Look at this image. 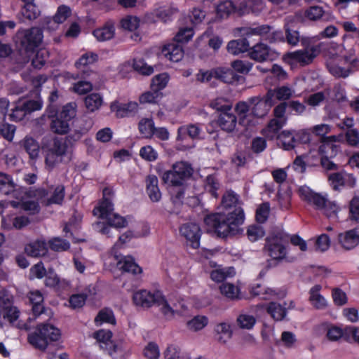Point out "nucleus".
Wrapping results in <instances>:
<instances>
[{
    "label": "nucleus",
    "mask_w": 359,
    "mask_h": 359,
    "mask_svg": "<svg viewBox=\"0 0 359 359\" xmlns=\"http://www.w3.org/2000/svg\"><path fill=\"white\" fill-rule=\"evenodd\" d=\"M288 242L289 234L283 231H278L266 237L264 248L273 259H283L287 254L285 245Z\"/></svg>",
    "instance_id": "20e7f679"
},
{
    "label": "nucleus",
    "mask_w": 359,
    "mask_h": 359,
    "mask_svg": "<svg viewBox=\"0 0 359 359\" xmlns=\"http://www.w3.org/2000/svg\"><path fill=\"white\" fill-rule=\"evenodd\" d=\"M102 102V97L97 93L87 95L84 100L86 107L91 112L97 110L101 107Z\"/></svg>",
    "instance_id": "c03bdc74"
},
{
    "label": "nucleus",
    "mask_w": 359,
    "mask_h": 359,
    "mask_svg": "<svg viewBox=\"0 0 359 359\" xmlns=\"http://www.w3.org/2000/svg\"><path fill=\"white\" fill-rule=\"evenodd\" d=\"M250 293L252 297L261 296L262 299H266L271 296L276 294L275 290L270 287H264L262 284L256 283L250 286Z\"/></svg>",
    "instance_id": "79ce46f5"
},
{
    "label": "nucleus",
    "mask_w": 359,
    "mask_h": 359,
    "mask_svg": "<svg viewBox=\"0 0 359 359\" xmlns=\"http://www.w3.org/2000/svg\"><path fill=\"white\" fill-rule=\"evenodd\" d=\"M120 25L123 29L133 32L138 28L140 20L137 17L128 15L121 19Z\"/></svg>",
    "instance_id": "e2e57ef3"
},
{
    "label": "nucleus",
    "mask_w": 359,
    "mask_h": 359,
    "mask_svg": "<svg viewBox=\"0 0 359 359\" xmlns=\"http://www.w3.org/2000/svg\"><path fill=\"white\" fill-rule=\"evenodd\" d=\"M208 324V318L205 316L198 315L192 319L187 321V328L194 332H198L203 330Z\"/></svg>",
    "instance_id": "49530a36"
},
{
    "label": "nucleus",
    "mask_w": 359,
    "mask_h": 359,
    "mask_svg": "<svg viewBox=\"0 0 359 359\" xmlns=\"http://www.w3.org/2000/svg\"><path fill=\"white\" fill-rule=\"evenodd\" d=\"M329 72L336 78H346L352 72L351 68H344L337 64L327 65Z\"/></svg>",
    "instance_id": "bf43d9fd"
},
{
    "label": "nucleus",
    "mask_w": 359,
    "mask_h": 359,
    "mask_svg": "<svg viewBox=\"0 0 359 359\" xmlns=\"http://www.w3.org/2000/svg\"><path fill=\"white\" fill-rule=\"evenodd\" d=\"M286 302H284V306L276 302H271L265 305V309L268 314L276 321L283 320L287 316V311Z\"/></svg>",
    "instance_id": "cd10ccee"
},
{
    "label": "nucleus",
    "mask_w": 359,
    "mask_h": 359,
    "mask_svg": "<svg viewBox=\"0 0 359 359\" xmlns=\"http://www.w3.org/2000/svg\"><path fill=\"white\" fill-rule=\"evenodd\" d=\"M68 144L67 140L56 137L53 140L52 147L48 149L60 157L66 154Z\"/></svg>",
    "instance_id": "6e6d98bb"
},
{
    "label": "nucleus",
    "mask_w": 359,
    "mask_h": 359,
    "mask_svg": "<svg viewBox=\"0 0 359 359\" xmlns=\"http://www.w3.org/2000/svg\"><path fill=\"white\" fill-rule=\"evenodd\" d=\"M146 192L149 199L156 203L161 199V193L158 187V180L156 175H149L146 179Z\"/></svg>",
    "instance_id": "393cba45"
},
{
    "label": "nucleus",
    "mask_w": 359,
    "mask_h": 359,
    "mask_svg": "<svg viewBox=\"0 0 359 359\" xmlns=\"http://www.w3.org/2000/svg\"><path fill=\"white\" fill-rule=\"evenodd\" d=\"M263 72H269L278 81H283L287 79V72L279 65L273 64L269 70H262Z\"/></svg>",
    "instance_id": "338daca9"
},
{
    "label": "nucleus",
    "mask_w": 359,
    "mask_h": 359,
    "mask_svg": "<svg viewBox=\"0 0 359 359\" xmlns=\"http://www.w3.org/2000/svg\"><path fill=\"white\" fill-rule=\"evenodd\" d=\"M72 15V10L67 5H60L57 7L55 14L53 17V20L57 24L65 22Z\"/></svg>",
    "instance_id": "603ef678"
},
{
    "label": "nucleus",
    "mask_w": 359,
    "mask_h": 359,
    "mask_svg": "<svg viewBox=\"0 0 359 359\" xmlns=\"http://www.w3.org/2000/svg\"><path fill=\"white\" fill-rule=\"evenodd\" d=\"M250 11L249 6L245 0L238 3L231 0H226V16L231 14H236L238 16H242Z\"/></svg>",
    "instance_id": "c756f323"
},
{
    "label": "nucleus",
    "mask_w": 359,
    "mask_h": 359,
    "mask_svg": "<svg viewBox=\"0 0 359 359\" xmlns=\"http://www.w3.org/2000/svg\"><path fill=\"white\" fill-rule=\"evenodd\" d=\"M162 97V93H158L156 90H151L142 93L139 97V101L141 104H155L157 103Z\"/></svg>",
    "instance_id": "13d9d810"
},
{
    "label": "nucleus",
    "mask_w": 359,
    "mask_h": 359,
    "mask_svg": "<svg viewBox=\"0 0 359 359\" xmlns=\"http://www.w3.org/2000/svg\"><path fill=\"white\" fill-rule=\"evenodd\" d=\"M114 191L111 187H104L102 190V198L95 206L93 214L99 218L106 219L112 215L114 211V203L112 201Z\"/></svg>",
    "instance_id": "1a4fd4ad"
},
{
    "label": "nucleus",
    "mask_w": 359,
    "mask_h": 359,
    "mask_svg": "<svg viewBox=\"0 0 359 359\" xmlns=\"http://www.w3.org/2000/svg\"><path fill=\"white\" fill-rule=\"evenodd\" d=\"M266 101V95L263 98L255 96L248 99V102L254 105L252 109V113L254 116L262 118L268 114L273 105H271Z\"/></svg>",
    "instance_id": "4be33fe9"
},
{
    "label": "nucleus",
    "mask_w": 359,
    "mask_h": 359,
    "mask_svg": "<svg viewBox=\"0 0 359 359\" xmlns=\"http://www.w3.org/2000/svg\"><path fill=\"white\" fill-rule=\"evenodd\" d=\"M338 240L344 249L354 248L359 243V228H354L346 231L344 233H339Z\"/></svg>",
    "instance_id": "b1692460"
},
{
    "label": "nucleus",
    "mask_w": 359,
    "mask_h": 359,
    "mask_svg": "<svg viewBox=\"0 0 359 359\" xmlns=\"http://www.w3.org/2000/svg\"><path fill=\"white\" fill-rule=\"evenodd\" d=\"M133 67L134 70L144 76H149L154 72L153 67L148 65L142 59L134 60Z\"/></svg>",
    "instance_id": "052dcab7"
},
{
    "label": "nucleus",
    "mask_w": 359,
    "mask_h": 359,
    "mask_svg": "<svg viewBox=\"0 0 359 359\" xmlns=\"http://www.w3.org/2000/svg\"><path fill=\"white\" fill-rule=\"evenodd\" d=\"M161 290H156L153 292L147 290H140L133 295V302L136 306L143 308H150L156 304Z\"/></svg>",
    "instance_id": "dca6fc26"
},
{
    "label": "nucleus",
    "mask_w": 359,
    "mask_h": 359,
    "mask_svg": "<svg viewBox=\"0 0 359 359\" xmlns=\"http://www.w3.org/2000/svg\"><path fill=\"white\" fill-rule=\"evenodd\" d=\"M13 296L6 290L0 291V316L9 323L15 322L20 315V311L13 305Z\"/></svg>",
    "instance_id": "6e6552de"
},
{
    "label": "nucleus",
    "mask_w": 359,
    "mask_h": 359,
    "mask_svg": "<svg viewBox=\"0 0 359 359\" xmlns=\"http://www.w3.org/2000/svg\"><path fill=\"white\" fill-rule=\"evenodd\" d=\"M340 210V207L335 202L327 200L325 208L322 210L329 219L337 222L338 221L337 214Z\"/></svg>",
    "instance_id": "5fc2aeb1"
},
{
    "label": "nucleus",
    "mask_w": 359,
    "mask_h": 359,
    "mask_svg": "<svg viewBox=\"0 0 359 359\" xmlns=\"http://www.w3.org/2000/svg\"><path fill=\"white\" fill-rule=\"evenodd\" d=\"M110 109L118 118L133 116L138 111V104L133 101L123 103L115 100L111 103Z\"/></svg>",
    "instance_id": "6ab92c4d"
},
{
    "label": "nucleus",
    "mask_w": 359,
    "mask_h": 359,
    "mask_svg": "<svg viewBox=\"0 0 359 359\" xmlns=\"http://www.w3.org/2000/svg\"><path fill=\"white\" fill-rule=\"evenodd\" d=\"M49 57V53L46 48L36 50L34 56L30 59L32 66L35 69H41Z\"/></svg>",
    "instance_id": "37998d69"
},
{
    "label": "nucleus",
    "mask_w": 359,
    "mask_h": 359,
    "mask_svg": "<svg viewBox=\"0 0 359 359\" xmlns=\"http://www.w3.org/2000/svg\"><path fill=\"white\" fill-rule=\"evenodd\" d=\"M117 266L123 272L137 274L142 273V268L135 262L134 258L131 256H125L118 261Z\"/></svg>",
    "instance_id": "473e14b6"
},
{
    "label": "nucleus",
    "mask_w": 359,
    "mask_h": 359,
    "mask_svg": "<svg viewBox=\"0 0 359 359\" xmlns=\"http://www.w3.org/2000/svg\"><path fill=\"white\" fill-rule=\"evenodd\" d=\"M94 323L97 327L101 326L103 323L116 325V320L113 311L107 307L100 310L94 319Z\"/></svg>",
    "instance_id": "f704fd0d"
},
{
    "label": "nucleus",
    "mask_w": 359,
    "mask_h": 359,
    "mask_svg": "<svg viewBox=\"0 0 359 359\" xmlns=\"http://www.w3.org/2000/svg\"><path fill=\"white\" fill-rule=\"evenodd\" d=\"M194 35V30L192 27H184L180 28L174 37V41L183 43L190 41Z\"/></svg>",
    "instance_id": "8fccbe9b"
},
{
    "label": "nucleus",
    "mask_w": 359,
    "mask_h": 359,
    "mask_svg": "<svg viewBox=\"0 0 359 359\" xmlns=\"http://www.w3.org/2000/svg\"><path fill=\"white\" fill-rule=\"evenodd\" d=\"M60 337L61 332L57 327L49 323H41L29 334L27 341L35 348L45 351L50 343L59 341Z\"/></svg>",
    "instance_id": "f03ea898"
},
{
    "label": "nucleus",
    "mask_w": 359,
    "mask_h": 359,
    "mask_svg": "<svg viewBox=\"0 0 359 359\" xmlns=\"http://www.w3.org/2000/svg\"><path fill=\"white\" fill-rule=\"evenodd\" d=\"M169 75L167 73H162L156 75L152 79L150 86V88L152 90H156L158 93H161V90L164 89L168 81Z\"/></svg>",
    "instance_id": "de8ad7c7"
},
{
    "label": "nucleus",
    "mask_w": 359,
    "mask_h": 359,
    "mask_svg": "<svg viewBox=\"0 0 359 359\" xmlns=\"http://www.w3.org/2000/svg\"><path fill=\"white\" fill-rule=\"evenodd\" d=\"M276 140L278 145L285 151H290L297 146L294 131L283 130L277 135Z\"/></svg>",
    "instance_id": "7c9ffc66"
},
{
    "label": "nucleus",
    "mask_w": 359,
    "mask_h": 359,
    "mask_svg": "<svg viewBox=\"0 0 359 359\" xmlns=\"http://www.w3.org/2000/svg\"><path fill=\"white\" fill-rule=\"evenodd\" d=\"M11 204L15 208H20L25 211H29L32 215L36 214L40 211L39 203L34 201H11Z\"/></svg>",
    "instance_id": "a18cd8bd"
},
{
    "label": "nucleus",
    "mask_w": 359,
    "mask_h": 359,
    "mask_svg": "<svg viewBox=\"0 0 359 359\" xmlns=\"http://www.w3.org/2000/svg\"><path fill=\"white\" fill-rule=\"evenodd\" d=\"M210 107L215 110V114L217 118L210 121L208 128V133L217 132L218 128L224 130V97H219L212 100Z\"/></svg>",
    "instance_id": "9b49d317"
},
{
    "label": "nucleus",
    "mask_w": 359,
    "mask_h": 359,
    "mask_svg": "<svg viewBox=\"0 0 359 359\" xmlns=\"http://www.w3.org/2000/svg\"><path fill=\"white\" fill-rule=\"evenodd\" d=\"M317 48L312 46L310 50H299L289 53L286 55V60L290 64H299L304 67L311 64L316 57Z\"/></svg>",
    "instance_id": "2eb2a0df"
},
{
    "label": "nucleus",
    "mask_w": 359,
    "mask_h": 359,
    "mask_svg": "<svg viewBox=\"0 0 359 359\" xmlns=\"http://www.w3.org/2000/svg\"><path fill=\"white\" fill-rule=\"evenodd\" d=\"M95 76L96 73L92 70H81L72 74V79L79 80L73 84L71 90L79 95L88 93L93 90V81Z\"/></svg>",
    "instance_id": "9d476101"
},
{
    "label": "nucleus",
    "mask_w": 359,
    "mask_h": 359,
    "mask_svg": "<svg viewBox=\"0 0 359 359\" xmlns=\"http://www.w3.org/2000/svg\"><path fill=\"white\" fill-rule=\"evenodd\" d=\"M76 110L72 103L63 106L62 111L51 120L50 128L56 134H67L69 130L70 121L76 116Z\"/></svg>",
    "instance_id": "39448f33"
},
{
    "label": "nucleus",
    "mask_w": 359,
    "mask_h": 359,
    "mask_svg": "<svg viewBox=\"0 0 359 359\" xmlns=\"http://www.w3.org/2000/svg\"><path fill=\"white\" fill-rule=\"evenodd\" d=\"M231 67L232 69H226V83H238L241 80H243V77L238 75L236 72L247 74L251 70L252 65L249 62H244L242 60H237L231 62Z\"/></svg>",
    "instance_id": "a211bd4d"
},
{
    "label": "nucleus",
    "mask_w": 359,
    "mask_h": 359,
    "mask_svg": "<svg viewBox=\"0 0 359 359\" xmlns=\"http://www.w3.org/2000/svg\"><path fill=\"white\" fill-rule=\"evenodd\" d=\"M349 217L352 220H359V196H355L349 202Z\"/></svg>",
    "instance_id": "774afa93"
},
{
    "label": "nucleus",
    "mask_w": 359,
    "mask_h": 359,
    "mask_svg": "<svg viewBox=\"0 0 359 359\" xmlns=\"http://www.w3.org/2000/svg\"><path fill=\"white\" fill-rule=\"evenodd\" d=\"M270 204L269 202H264L260 204L255 212V219L258 224L265 223L269 216Z\"/></svg>",
    "instance_id": "864d4df0"
},
{
    "label": "nucleus",
    "mask_w": 359,
    "mask_h": 359,
    "mask_svg": "<svg viewBox=\"0 0 359 359\" xmlns=\"http://www.w3.org/2000/svg\"><path fill=\"white\" fill-rule=\"evenodd\" d=\"M245 219L243 209L238 206L226 215V238L241 236L243 233V224Z\"/></svg>",
    "instance_id": "0eeeda50"
},
{
    "label": "nucleus",
    "mask_w": 359,
    "mask_h": 359,
    "mask_svg": "<svg viewBox=\"0 0 359 359\" xmlns=\"http://www.w3.org/2000/svg\"><path fill=\"white\" fill-rule=\"evenodd\" d=\"M266 95V102L274 106L276 100L285 102L292 96V92L288 86H283L274 89H269Z\"/></svg>",
    "instance_id": "412c9836"
},
{
    "label": "nucleus",
    "mask_w": 359,
    "mask_h": 359,
    "mask_svg": "<svg viewBox=\"0 0 359 359\" xmlns=\"http://www.w3.org/2000/svg\"><path fill=\"white\" fill-rule=\"evenodd\" d=\"M22 146L29 154L31 159H36L39 154V144L36 140L32 137H25L22 142Z\"/></svg>",
    "instance_id": "58836bf2"
},
{
    "label": "nucleus",
    "mask_w": 359,
    "mask_h": 359,
    "mask_svg": "<svg viewBox=\"0 0 359 359\" xmlns=\"http://www.w3.org/2000/svg\"><path fill=\"white\" fill-rule=\"evenodd\" d=\"M207 232L217 236L224 238V231H221L224 225V214L214 212L208 214L203 219Z\"/></svg>",
    "instance_id": "ddd939ff"
},
{
    "label": "nucleus",
    "mask_w": 359,
    "mask_h": 359,
    "mask_svg": "<svg viewBox=\"0 0 359 359\" xmlns=\"http://www.w3.org/2000/svg\"><path fill=\"white\" fill-rule=\"evenodd\" d=\"M248 55L250 59L262 62L272 60L273 52L268 45L259 42L250 48Z\"/></svg>",
    "instance_id": "aec40b11"
},
{
    "label": "nucleus",
    "mask_w": 359,
    "mask_h": 359,
    "mask_svg": "<svg viewBox=\"0 0 359 359\" xmlns=\"http://www.w3.org/2000/svg\"><path fill=\"white\" fill-rule=\"evenodd\" d=\"M299 194L300 198L314 206L316 210H321L325 208L326 202L328 200L319 193L313 191L309 187L303 186L299 189Z\"/></svg>",
    "instance_id": "f3484780"
},
{
    "label": "nucleus",
    "mask_w": 359,
    "mask_h": 359,
    "mask_svg": "<svg viewBox=\"0 0 359 359\" xmlns=\"http://www.w3.org/2000/svg\"><path fill=\"white\" fill-rule=\"evenodd\" d=\"M331 131V126L328 124H320L315 126L312 129V137L313 135L319 137L321 144L319 147V152L329 154V150H331L330 155L336 156L338 151V146L334 144L335 136H326Z\"/></svg>",
    "instance_id": "423d86ee"
},
{
    "label": "nucleus",
    "mask_w": 359,
    "mask_h": 359,
    "mask_svg": "<svg viewBox=\"0 0 359 359\" xmlns=\"http://www.w3.org/2000/svg\"><path fill=\"white\" fill-rule=\"evenodd\" d=\"M228 52L233 55H238L250 50V44L246 38L229 41L226 47Z\"/></svg>",
    "instance_id": "c9c22d12"
},
{
    "label": "nucleus",
    "mask_w": 359,
    "mask_h": 359,
    "mask_svg": "<svg viewBox=\"0 0 359 359\" xmlns=\"http://www.w3.org/2000/svg\"><path fill=\"white\" fill-rule=\"evenodd\" d=\"M180 43H172L165 45L162 49L163 55L170 61L179 62L184 56V50Z\"/></svg>",
    "instance_id": "a878e982"
},
{
    "label": "nucleus",
    "mask_w": 359,
    "mask_h": 359,
    "mask_svg": "<svg viewBox=\"0 0 359 359\" xmlns=\"http://www.w3.org/2000/svg\"><path fill=\"white\" fill-rule=\"evenodd\" d=\"M321 290L322 285L316 284L309 291V301L313 307L317 310H324L328 306L327 299L320 294Z\"/></svg>",
    "instance_id": "5701e85b"
},
{
    "label": "nucleus",
    "mask_w": 359,
    "mask_h": 359,
    "mask_svg": "<svg viewBox=\"0 0 359 359\" xmlns=\"http://www.w3.org/2000/svg\"><path fill=\"white\" fill-rule=\"evenodd\" d=\"M305 17L313 21L318 20L328 21L331 18V14L325 12L320 6H313L305 11Z\"/></svg>",
    "instance_id": "72a5a7b5"
},
{
    "label": "nucleus",
    "mask_w": 359,
    "mask_h": 359,
    "mask_svg": "<svg viewBox=\"0 0 359 359\" xmlns=\"http://www.w3.org/2000/svg\"><path fill=\"white\" fill-rule=\"evenodd\" d=\"M155 123L151 118H142L138 123V130L145 138L151 139L154 137Z\"/></svg>",
    "instance_id": "ea45409f"
},
{
    "label": "nucleus",
    "mask_w": 359,
    "mask_h": 359,
    "mask_svg": "<svg viewBox=\"0 0 359 359\" xmlns=\"http://www.w3.org/2000/svg\"><path fill=\"white\" fill-rule=\"evenodd\" d=\"M98 60V55L96 53L90 52L83 54L79 60L75 62V67L80 69L81 67L83 70H90L88 67V65L93 64Z\"/></svg>",
    "instance_id": "09e8293b"
},
{
    "label": "nucleus",
    "mask_w": 359,
    "mask_h": 359,
    "mask_svg": "<svg viewBox=\"0 0 359 359\" xmlns=\"http://www.w3.org/2000/svg\"><path fill=\"white\" fill-rule=\"evenodd\" d=\"M200 132V128L195 124L182 126L177 129V140L182 141L187 135L192 139L196 138L199 136Z\"/></svg>",
    "instance_id": "4c0bfd02"
},
{
    "label": "nucleus",
    "mask_w": 359,
    "mask_h": 359,
    "mask_svg": "<svg viewBox=\"0 0 359 359\" xmlns=\"http://www.w3.org/2000/svg\"><path fill=\"white\" fill-rule=\"evenodd\" d=\"M179 231L181 236L187 240L193 249L200 247L201 230L198 224L194 222L185 223L180 226Z\"/></svg>",
    "instance_id": "f8f14e48"
},
{
    "label": "nucleus",
    "mask_w": 359,
    "mask_h": 359,
    "mask_svg": "<svg viewBox=\"0 0 359 359\" xmlns=\"http://www.w3.org/2000/svg\"><path fill=\"white\" fill-rule=\"evenodd\" d=\"M191 165L185 161L175 163L170 170H166L162 175V180L168 186H180L185 184L193 175Z\"/></svg>",
    "instance_id": "7ed1b4c3"
},
{
    "label": "nucleus",
    "mask_w": 359,
    "mask_h": 359,
    "mask_svg": "<svg viewBox=\"0 0 359 359\" xmlns=\"http://www.w3.org/2000/svg\"><path fill=\"white\" fill-rule=\"evenodd\" d=\"M17 184L14 182L13 177L8 174L0 172V193L9 195L16 189Z\"/></svg>",
    "instance_id": "e433bc0d"
},
{
    "label": "nucleus",
    "mask_w": 359,
    "mask_h": 359,
    "mask_svg": "<svg viewBox=\"0 0 359 359\" xmlns=\"http://www.w3.org/2000/svg\"><path fill=\"white\" fill-rule=\"evenodd\" d=\"M65 196V189L64 185L57 186L51 196L48 198L47 204H57L62 205Z\"/></svg>",
    "instance_id": "4d7b16f0"
},
{
    "label": "nucleus",
    "mask_w": 359,
    "mask_h": 359,
    "mask_svg": "<svg viewBox=\"0 0 359 359\" xmlns=\"http://www.w3.org/2000/svg\"><path fill=\"white\" fill-rule=\"evenodd\" d=\"M212 79L224 82V67L215 68L207 71L200 69L196 74L197 81L202 83L209 82Z\"/></svg>",
    "instance_id": "bb28decb"
},
{
    "label": "nucleus",
    "mask_w": 359,
    "mask_h": 359,
    "mask_svg": "<svg viewBox=\"0 0 359 359\" xmlns=\"http://www.w3.org/2000/svg\"><path fill=\"white\" fill-rule=\"evenodd\" d=\"M25 253L32 257H39L44 256L48 252L46 243L44 241L37 240L25 247Z\"/></svg>",
    "instance_id": "c85d7f7f"
},
{
    "label": "nucleus",
    "mask_w": 359,
    "mask_h": 359,
    "mask_svg": "<svg viewBox=\"0 0 359 359\" xmlns=\"http://www.w3.org/2000/svg\"><path fill=\"white\" fill-rule=\"evenodd\" d=\"M265 235L263 226L259 224H252L248 227L247 236L251 242H256L262 238Z\"/></svg>",
    "instance_id": "3c124183"
},
{
    "label": "nucleus",
    "mask_w": 359,
    "mask_h": 359,
    "mask_svg": "<svg viewBox=\"0 0 359 359\" xmlns=\"http://www.w3.org/2000/svg\"><path fill=\"white\" fill-rule=\"evenodd\" d=\"M332 297L334 304L337 306H344L348 302L346 294L339 287H334L332 290Z\"/></svg>",
    "instance_id": "69168bd1"
},
{
    "label": "nucleus",
    "mask_w": 359,
    "mask_h": 359,
    "mask_svg": "<svg viewBox=\"0 0 359 359\" xmlns=\"http://www.w3.org/2000/svg\"><path fill=\"white\" fill-rule=\"evenodd\" d=\"M93 36L100 41L111 39L115 34V27L111 21H107L102 27L93 32Z\"/></svg>",
    "instance_id": "2f4dec72"
},
{
    "label": "nucleus",
    "mask_w": 359,
    "mask_h": 359,
    "mask_svg": "<svg viewBox=\"0 0 359 359\" xmlns=\"http://www.w3.org/2000/svg\"><path fill=\"white\" fill-rule=\"evenodd\" d=\"M285 119L273 118L269 122L267 128L262 130V134L266 137H273L274 135L278 133L279 130L286 124Z\"/></svg>",
    "instance_id": "a19ab883"
},
{
    "label": "nucleus",
    "mask_w": 359,
    "mask_h": 359,
    "mask_svg": "<svg viewBox=\"0 0 359 359\" xmlns=\"http://www.w3.org/2000/svg\"><path fill=\"white\" fill-rule=\"evenodd\" d=\"M271 27L268 25H262L256 27H247L244 34L250 37L252 35L264 36L271 32Z\"/></svg>",
    "instance_id": "0e129e2a"
},
{
    "label": "nucleus",
    "mask_w": 359,
    "mask_h": 359,
    "mask_svg": "<svg viewBox=\"0 0 359 359\" xmlns=\"http://www.w3.org/2000/svg\"><path fill=\"white\" fill-rule=\"evenodd\" d=\"M43 39V32L39 27L19 29L14 38L16 52L13 54L12 62L20 67L27 64L41 44Z\"/></svg>",
    "instance_id": "f257e3e1"
},
{
    "label": "nucleus",
    "mask_w": 359,
    "mask_h": 359,
    "mask_svg": "<svg viewBox=\"0 0 359 359\" xmlns=\"http://www.w3.org/2000/svg\"><path fill=\"white\" fill-rule=\"evenodd\" d=\"M50 248L55 252H63L70 248V243L66 239L54 238L49 241Z\"/></svg>",
    "instance_id": "680f3d73"
},
{
    "label": "nucleus",
    "mask_w": 359,
    "mask_h": 359,
    "mask_svg": "<svg viewBox=\"0 0 359 359\" xmlns=\"http://www.w3.org/2000/svg\"><path fill=\"white\" fill-rule=\"evenodd\" d=\"M328 180L335 191H339L341 187L353 189L356 185V178L353 174L348 173L344 170L330 174Z\"/></svg>",
    "instance_id": "4468645a"
}]
</instances>
